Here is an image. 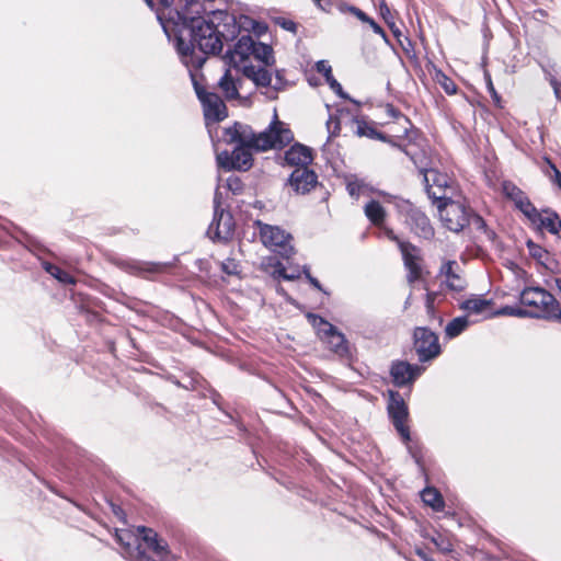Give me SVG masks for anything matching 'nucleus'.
Segmentation results:
<instances>
[{"mask_svg": "<svg viewBox=\"0 0 561 561\" xmlns=\"http://www.w3.org/2000/svg\"><path fill=\"white\" fill-rule=\"evenodd\" d=\"M420 374L421 369L417 366H412L407 362H397L391 366V376L399 387L412 382Z\"/></svg>", "mask_w": 561, "mask_h": 561, "instance_id": "a211bd4d", "label": "nucleus"}, {"mask_svg": "<svg viewBox=\"0 0 561 561\" xmlns=\"http://www.w3.org/2000/svg\"><path fill=\"white\" fill-rule=\"evenodd\" d=\"M550 167L553 171V176L551 178V180L559 185V182H561V172L556 168L554 164H550Z\"/></svg>", "mask_w": 561, "mask_h": 561, "instance_id": "8fccbe9b", "label": "nucleus"}, {"mask_svg": "<svg viewBox=\"0 0 561 561\" xmlns=\"http://www.w3.org/2000/svg\"><path fill=\"white\" fill-rule=\"evenodd\" d=\"M554 93L559 100H561V81L553 84Z\"/></svg>", "mask_w": 561, "mask_h": 561, "instance_id": "5fc2aeb1", "label": "nucleus"}, {"mask_svg": "<svg viewBox=\"0 0 561 561\" xmlns=\"http://www.w3.org/2000/svg\"><path fill=\"white\" fill-rule=\"evenodd\" d=\"M380 12H381V15L383 16V19L386 21H388V15L390 14V10L385 2H381V4H380Z\"/></svg>", "mask_w": 561, "mask_h": 561, "instance_id": "864d4df0", "label": "nucleus"}, {"mask_svg": "<svg viewBox=\"0 0 561 561\" xmlns=\"http://www.w3.org/2000/svg\"><path fill=\"white\" fill-rule=\"evenodd\" d=\"M439 218L454 232L462 230L470 221V210L460 201L444 199L438 203Z\"/></svg>", "mask_w": 561, "mask_h": 561, "instance_id": "20e7f679", "label": "nucleus"}, {"mask_svg": "<svg viewBox=\"0 0 561 561\" xmlns=\"http://www.w3.org/2000/svg\"><path fill=\"white\" fill-rule=\"evenodd\" d=\"M253 48L254 39L249 35L242 36L234 45L233 50H229L226 54L225 59L232 67L239 68L252 56Z\"/></svg>", "mask_w": 561, "mask_h": 561, "instance_id": "2eb2a0df", "label": "nucleus"}, {"mask_svg": "<svg viewBox=\"0 0 561 561\" xmlns=\"http://www.w3.org/2000/svg\"><path fill=\"white\" fill-rule=\"evenodd\" d=\"M276 23L278 25H280L286 31L294 32V33L296 32V23L290 20H287L285 18H278L276 20Z\"/></svg>", "mask_w": 561, "mask_h": 561, "instance_id": "a19ab883", "label": "nucleus"}, {"mask_svg": "<svg viewBox=\"0 0 561 561\" xmlns=\"http://www.w3.org/2000/svg\"><path fill=\"white\" fill-rule=\"evenodd\" d=\"M388 411L392 419L393 425L400 433L404 442L410 439L409 428L405 426L408 417V408L399 393L391 391L388 403Z\"/></svg>", "mask_w": 561, "mask_h": 561, "instance_id": "f8f14e48", "label": "nucleus"}, {"mask_svg": "<svg viewBox=\"0 0 561 561\" xmlns=\"http://www.w3.org/2000/svg\"><path fill=\"white\" fill-rule=\"evenodd\" d=\"M284 160L289 165L307 168V165L312 161V153L308 147L296 144L285 152Z\"/></svg>", "mask_w": 561, "mask_h": 561, "instance_id": "412c9836", "label": "nucleus"}, {"mask_svg": "<svg viewBox=\"0 0 561 561\" xmlns=\"http://www.w3.org/2000/svg\"><path fill=\"white\" fill-rule=\"evenodd\" d=\"M548 286L551 288V289H554L557 288L559 290V293L561 294V278L559 277H553L551 278L550 280L547 282Z\"/></svg>", "mask_w": 561, "mask_h": 561, "instance_id": "49530a36", "label": "nucleus"}, {"mask_svg": "<svg viewBox=\"0 0 561 561\" xmlns=\"http://www.w3.org/2000/svg\"><path fill=\"white\" fill-rule=\"evenodd\" d=\"M218 85L227 100L238 99L241 81L236 80L230 70H226L225 75L219 80Z\"/></svg>", "mask_w": 561, "mask_h": 561, "instance_id": "4be33fe9", "label": "nucleus"}, {"mask_svg": "<svg viewBox=\"0 0 561 561\" xmlns=\"http://www.w3.org/2000/svg\"><path fill=\"white\" fill-rule=\"evenodd\" d=\"M527 248L531 257L536 259L539 264L543 267L551 270V265L553 261L550 257V254L540 245L534 243L533 241L527 242Z\"/></svg>", "mask_w": 561, "mask_h": 561, "instance_id": "bb28decb", "label": "nucleus"}, {"mask_svg": "<svg viewBox=\"0 0 561 561\" xmlns=\"http://www.w3.org/2000/svg\"><path fill=\"white\" fill-rule=\"evenodd\" d=\"M259 226L260 238L262 243L271 250L278 252L285 257L293 254V247L290 245V234L277 226L255 222Z\"/></svg>", "mask_w": 561, "mask_h": 561, "instance_id": "39448f33", "label": "nucleus"}, {"mask_svg": "<svg viewBox=\"0 0 561 561\" xmlns=\"http://www.w3.org/2000/svg\"><path fill=\"white\" fill-rule=\"evenodd\" d=\"M515 206L531 221L539 218V211L530 203L528 197L525 195L515 204Z\"/></svg>", "mask_w": 561, "mask_h": 561, "instance_id": "2f4dec72", "label": "nucleus"}, {"mask_svg": "<svg viewBox=\"0 0 561 561\" xmlns=\"http://www.w3.org/2000/svg\"><path fill=\"white\" fill-rule=\"evenodd\" d=\"M352 12L363 22L368 23L370 18L359 9L353 8Z\"/></svg>", "mask_w": 561, "mask_h": 561, "instance_id": "de8ad7c7", "label": "nucleus"}, {"mask_svg": "<svg viewBox=\"0 0 561 561\" xmlns=\"http://www.w3.org/2000/svg\"><path fill=\"white\" fill-rule=\"evenodd\" d=\"M488 88H489V91H490V93L492 95L493 101L497 103L500 101V96L496 93V91H495L491 80H489V82H488Z\"/></svg>", "mask_w": 561, "mask_h": 561, "instance_id": "3c124183", "label": "nucleus"}, {"mask_svg": "<svg viewBox=\"0 0 561 561\" xmlns=\"http://www.w3.org/2000/svg\"><path fill=\"white\" fill-rule=\"evenodd\" d=\"M439 277L450 290L460 291L466 288V278L456 261L445 262L440 267Z\"/></svg>", "mask_w": 561, "mask_h": 561, "instance_id": "ddd939ff", "label": "nucleus"}, {"mask_svg": "<svg viewBox=\"0 0 561 561\" xmlns=\"http://www.w3.org/2000/svg\"><path fill=\"white\" fill-rule=\"evenodd\" d=\"M520 302L529 310L504 308L501 313L510 316H530L561 322V307L556 298L540 287H528L520 294Z\"/></svg>", "mask_w": 561, "mask_h": 561, "instance_id": "7ed1b4c3", "label": "nucleus"}, {"mask_svg": "<svg viewBox=\"0 0 561 561\" xmlns=\"http://www.w3.org/2000/svg\"><path fill=\"white\" fill-rule=\"evenodd\" d=\"M313 327L317 329L319 336L328 344L329 348L339 356H345L348 353V346L344 335L335 330V328L318 316L310 314Z\"/></svg>", "mask_w": 561, "mask_h": 561, "instance_id": "423d86ee", "label": "nucleus"}, {"mask_svg": "<svg viewBox=\"0 0 561 561\" xmlns=\"http://www.w3.org/2000/svg\"><path fill=\"white\" fill-rule=\"evenodd\" d=\"M137 533L139 534V539L146 543L149 550H151L161 561H167L169 554L168 545L158 539L157 533L146 527H138Z\"/></svg>", "mask_w": 561, "mask_h": 561, "instance_id": "f3484780", "label": "nucleus"}, {"mask_svg": "<svg viewBox=\"0 0 561 561\" xmlns=\"http://www.w3.org/2000/svg\"><path fill=\"white\" fill-rule=\"evenodd\" d=\"M252 148L254 149L253 146L239 145L231 153L228 151L219 152L217 153V163L226 170L247 171L252 167Z\"/></svg>", "mask_w": 561, "mask_h": 561, "instance_id": "1a4fd4ad", "label": "nucleus"}, {"mask_svg": "<svg viewBox=\"0 0 561 561\" xmlns=\"http://www.w3.org/2000/svg\"><path fill=\"white\" fill-rule=\"evenodd\" d=\"M364 211L373 225L378 227L382 226L386 218V210L379 202L370 201L366 204Z\"/></svg>", "mask_w": 561, "mask_h": 561, "instance_id": "b1692460", "label": "nucleus"}, {"mask_svg": "<svg viewBox=\"0 0 561 561\" xmlns=\"http://www.w3.org/2000/svg\"><path fill=\"white\" fill-rule=\"evenodd\" d=\"M194 87L196 94L203 104L206 119H213L216 122L222 121L227 116L224 101L217 94L206 92L197 84L196 81H194Z\"/></svg>", "mask_w": 561, "mask_h": 561, "instance_id": "9b49d317", "label": "nucleus"}, {"mask_svg": "<svg viewBox=\"0 0 561 561\" xmlns=\"http://www.w3.org/2000/svg\"><path fill=\"white\" fill-rule=\"evenodd\" d=\"M116 540L124 547L127 554L138 559H146L139 542V534L131 530L122 529L116 531Z\"/></svg>", "mask_w": 561, "mask_h": 561, "instance_id": "aec40b11", "label": "nucleus"}, {"mask_svg": "<svg viewBox=\"0 0 561 561\" xmlns=\"http://www.w3.org/2000/svg\"><path fill=\"white\" fill-rule=\"evenodd\" d=\"M161 268H162V266H161V265H159V264L145 263V264L140 267V271L150 272V273H156V272H159Z\"/></svg>", "mask_w": 561, "mask_h": 561, "instance_id": "c03bdc74", "label": "nucleus"}, {"mask_svg": "<svg viewBox=\"0 0 561 561\" xmlns=\"http://www.w3.org/2000/svg\"><path fill=\"white\" fill-rule=\"evenodd\" d=\"M436 81L439 83V85L444 89V91L451 95L455 94L457 91L456 83L449 79L446 75H444L442 71L436 72Z\"/></svg>", "mask_w": 561, "mask_h": 561, "instance_id": "c9c22d12", "label": "nucleus"}, {"mask_svg": "<svg viewBox=\"0 0 561 561\" xmlns=\"http://www.w3.org/2000/svg\"><path fill=\"white\" fill-rule=\"evenodd\" d=\"M304 272H305V274H306V277L309 279L310 284H311L314 288H317V289H319V290H322V287H321L320 283L318 282V279H317V278H314V277H312V276L310 275V273H309V271H308L307 268H305V270H304Z\"/></svg>", "mask_w": 561, "mask_h": 561, "instance_id": "09e8293b", "label": "nucleus"}, {"mask_svg": "<svg viewBox=\"0 0 561 561\" xmlns=\"http://www.w3.org/2000/svg\"><path fill=\"white\" fill-rule=\"evenodd\" d=\"M503 193L507 198L513 201L514 204L525 196V193L511 182L503 183Z\"/></svg>", "mask_w": 561, "mask_h": 561, "instance_id": "e433bc0d", "label": "nucleus"}, {"mask_svg": "<svg viewBox=\"0 0 561 561\" xmlns=\"http://www.w3.org/2000/svg\"><path fill=\"white\" fill-rule=\"evenodd\" d=\"M436 293H427L426 296V309L428 313H432L434 311V301L436 298Z\"/></svg>", "mask_w": 561, "mask_h": 561, "instance_id": "37998d69", "label": "nucleus"}, {"mask_svg": "<svg viewBox=\"0 0 561 561\" xmlns=\"http://www.w3.org/2000/svg\"><path fill=\"white\" fill-rule=\"evenodd\" d=\"M461 308L469 314H481L490 310L491 301L481 297H473L463 301Z\"/></svg>", "mask_w": 561, "mask_h": 561, "instance_id": "a878e982", "label": "nucleus"}, {"mask_svg": "<svg viewBox=\"0 0 561 561\" xmlns=\"http://www.w3.org/2000/svg\"><path fill=\"white\" fill-rule=\"evenodd\" d=\"M272 48L271 46L263 44V43H255L254 42V48L252 51V55L260 61L264 62L265 65H268L271 60L273 59L272 55Z\"/></svg>", "mask_w": 561, "mask_h": 561, "instance_id": "473e14b6", "label": "nucleus"}, {"mask_svg": "<svg viewBox=\"0 0 561 561\" xmlns=\"http://www.w3.org/2000/svg\"><path fill=\"white\" fill-rule=\"evenodd\" d=\"M220 267L224 273L230 276L239 275L241 272L239 261L236 257H227L221 261Z\"/></svg>", "mask_w": 561, "mask_h": 561, "instance_id": "f704fd0d", "label": "nucleus"}, {"mask_svg": "<svg viewBox=\"0 0 561 561\" xmlns=\"http://www.w3.org/2000/svg\"><path fill=\"white\" fill-rule=\"evenodd\" d=\"M45 270L62 284H75L76 283V279L73 278V276H71L68 272L61 270L60 267H58L56 265L46 264Z\"/></svg>", "mask_w": 561, "mask_h": 561, "instance_id": "72a5a7b5", "label": "nucleus"}, {"mask_svg": "<svg viewBox=\"0 0 561 561\" xmlns=\"http://www.w3.org/2000/svg\"><path fill=\"white\" fill-rule=\"evenodd\" d=\"M469 224H472L477 229H484L485 222L479 215H471L470 214V221Z\"/></svg>", "mask_w": 561, "mask_h": 561, "instance_id": "79ce46f5", "label": "nucleus"}, {"mask_svg": "<svg viewBox=\"0 0 561 561\" xmlns=\"http://www.w3.org/2000/svg\"><path fill=\"white\" fill-rule=\"evenodd\" d=\"M227 186L230 191H232L234 194H237L241 191L242 183L237 176H230L227 180Z\"/></svg>", "mask_w": 561, "mask_h": 561, "instance_id": "ea45409f", "label": "nucleus"}, {"mask_svg": "<svg viewBox=\"0 0 561 561\" xmlns=\"http://www.w3.org/2000/svg\"><path fill=\"white\" fill-rule=\"evenodd\" d=\"M316 67H317V71L319 73H322L324 76V78H328V77L332 76V68L328 64V61L320 60V61L317 62Z\"/></svg>", "mask_w": 561, "mask_h": 561, "instance_id": "58836bf2", "label": "nucleus"}, {"mask_svg": "<svg viewBox=\"0 0 561 561\" xmlns=\"http://www.w3.org/2000/svg\"><path fill=\"white\" fill-rule=\"evenodd\" d=\"M385 233L389 239L397 241L399 244L404 265L409 271L408 282L413 283L420 279L422 276V259L420 250L411 243L398 240L391 229H385Z\"/></svg>", "mask_w": 561, "mask_h": 561, "instance_id": "0eeeda50", "label": "nucleus"}, {"mask_svg": "<svg viewBox=\"0 0 561 561\" xmlns=\"http://www.w3.org/2000/svg\"><path fill=\"white\" fill-rule=\"evenodd\" d=\"M216 208H215V217L209 226L207 233L210 238H216L218 240H228L233 231V221L232 217L229 213H225L224 210H218L217 198L215 199Z\"/></svg>", "mask_w": 561, "mask_h": 561, "instance_id": "4468645a", "label": "nucleus"}, {"mask_svg": "<svg viewBox=\"0 0 561 561\" xmlns=\"http://www.w3.org/2000/svg\"><path fill=\"white\" fill-rule=\"evenodd\" d=\"M180 1L184 3L185 8H188V7L193 5L196 0H180Z\"/></svg>", "mask_w": 561, "mask_h": 561, "instance_id": "6e6d98bb", "label": "nucleus"}, {"mask_svg": "<svg viewBox=\"0 0 561 561\" xmlns=\"http://www.w3.org/2000/svg\"><path fill=\"white\" fill-rule=\"evenodd\" d=\"M414 345L421 360L432 359L440 353L437 335L425 328L415 329Z\"/></svg>", "mask_w": 561, "mask_h": 561, "instance_id": "9d476101", "label": "nucleus"}, {"mask_svg": "<svg viewBox=\"0 0 561 561\" xmlns=\"http://www.w3.org/2000/svg\"><path fill=\"white\" fill-rule=\"evenodd\" d=\"M325 81L337 95H340L341 98H346V95L343 92L342 85L334 79L333 76L325 78Z\"/></svg>", "mask_w": 561, "mask_h": 561, "instance_id": "4c0bfd02", "label": "nucleus"}, {"mask_svg": "<svg viewBox=\"0 0 561 561\" xmlns=\"http://www.w3.org/2000/svg\"><path fill=\"white\" fill-rule=\"evenodd\" d=\"M314 1H316L317 3H319V2H320V0H314Z\"/></svg>", "mask_w": 561, "mask_h": 561, "instance_id": "13d9d810", "label": "nucleus"}, {"mask_svg": "<svg viewBox=\"0 0 561 561\" xmlns=\"http://www.w3.org/2000/svg\"><path fill=\"white\" fill-rule=\"evenodd\" d=\"M347 192L352 197L358 198L360 195H368L373 190L364 180L350 178L346 185Z\"/></svg>", "mask_w": 561, "mask_h": 561, "instance_id": "c85d7f7f", "label": "nucleus"}, {"mask_svg": "<svg viewBox=\"0 0 561 561\" xmlns=\"http://www.w3.org/2000/svg\"><path fill=\"white\" fill-rule=\"evenodd\" d=\"M179 16L190 30V44H185L180 37L179 51L183 55L184 62L195 68H201L206 55H215L222 49L220 33L215 25L202 16L188 18L185 12H179Z\"/></svg>", "mask_w": 561, "mask_h": 561, "instance_id": "f257e3e1", "label": "nucleus"}, {"mask_svg": "<svg viewBox=\"0 0 561 561\" xmlns=\"http://www.w3.org/2000/svg\"><path fill=\"white\" fill-rule=\"evenodd\" d=\"M559 187L561 188V181L559 182Z\"/></svg>", "mask_w": 561, "mask_h": 561, "instance_id": "4d7b16f0", "label": "nucleus"}, {"mask_svg": "<svg viewBox=\"0 0 561 561\" xmlns=\"http://www.w3.org/2000/svg\"><path fill=\"white\" fill-rule=\"evenodd\" d=\"M368 24L376 34L382 36L383 38L386 37L385 31L373 19L368 21Z\"/></svg>", "mask_w": 561, "mask_h": 561, "instance_id": "a18cd8bd", "label": "nucleus"}, {"mask_svg": "<svg viewBox=\"0 0 561 561\" xmlns=\"http://www.w3.org/2000/svg\"><path fill=\"white\" fill-rule=\"evenodd\" d=\"M267 263H265V261L262 263V266L263 268L266 271V272H270L273 276L275 277H283L284 279H294L295 278V275L293 274H287L285 272V268L283 267V265L276 260V257H268L266 260Z\"/></svg>", "mask_w": 561, "mask_h": 561, "instance_id": "c756f323", "label": "nucleus"}, {"mask_svg": "<svg viewBox=\"0 0 561 561\" xmlns=\"http://www.w3.org/2000/svg\"><path fill=\"white\" fill-rule=\"evenodd\" d=\"M533 224L539 225L541 228L547 229L551 233H558L561 230V220L558 215L550 211L539 213L537 220H531Z\"/></svg>", "mask_w": 561, "mask_h": 561, "instance_id": "393cba45", "label": "nucleus"}, {"mask_svg": "<svg viewBox=\"0 0 561 561\" xmlns=\"http://www.w3.org/2000/svg\"><path fill=\"white\" fill-rule=\"evenodd\" d=\"M425 188L428 196L439 203L444 199H448L453 192L451 180L445 174L440 173L436 169H428L423 172Z\"/></svg>", "mask_w": 561, "mask_h": 561, "instance_id": "6e6552de", "label": "nucleus"}, {"mask_svg": "<svg viewBox=\"0 0 561 561\" xmlns=\"http://www.w3.org/2000/svg\"><path fill=\"white\" fill-rule=\"evenodd\" d=\"M146 3L152 8L153 7V0H145ZM173 0H159V2L164 7V8H169L171 5Z\"/></svg>", "mask_w": 561, "mask_h": 561, "instance_id": "603ef678", "label": "nucleus"}, {"mask_svg": "<svg viewBox=\"0 0 561 561\" xmlns=\"http://www.w3.org/2000/svg\"><path fill=\"white\" fill-rule=\"evenodd\" d=\"M468 327V320L466 317H458L451 320L446 327V335L448 337L458 336Z\"/></svg>", "mask_w": 561, "mask_h": 561, "instance_id": "7c9ffc66", "label": "nucleus"}, {"mask_svg": "<svg viewBox=\"0 0 561 561\" xmlns=\"http://www.w3.org/2000/svg\"><path fill=\"white\" fill-rule=\"evenodd\" d=\"M423 502L435 511L444 508V501L440 493L434 488H426L421 493Z\"/></svg>", "mask_w": 561, "mask_h": 561, "instance_id": "cd10ccee", "label": "nucleus"}, {"mask_svg": "<svg viewBox=\"0 0 561 561\" xmlns=\"http://www.w3.org/2000/svg\"><path fill=\"white\" fill-rule=\"evenodd\" d=\"M291 130L285 123L278 121L277 113L274 111V119L268 128L262 133L253 134L247 126L236 123L233 126L225 128L222 140L228 144L253 146L254 149L266 151L275 148H283L293 140Z\"/></svg>", "mask_w": 561, "mask_h": 561, "instance_id": "f03ea898", "label": "nucleus"}, {"mask_svg": "<svg viewBox=\"0 0 561 561\" xmlns=\"http://www.w3.org/2000/svg\"><path fill=\"white\" fill-rule=\"evenodd\" d=\"M290 186L299 194L310 192L317 184V175L307 168H297L290 175Z\"/></svg>", "mask_w": 561, "mask_h": 561, "instance_id": "dca6fc26", "label": "nucleus"}, {"mask_svg": "<svg viewBox=\"0 0 561 561\" xmlns=\"http://www.w3.org/2000/svg\"><path fill=\"white\" fill-rule=\"evenodd\" d=\"M244 76L251 79L256 85L267 87L271 84L272 76L270 71L263 67L255 68L253 66L243 67Z\"/></svg>", "mask_w": 561, "mask_h": 561, "instance_id": "5701e85b", "label": "nucleus"}, {"mask_svg": "<svg viewBox=\"0 0 561 561\" xmlns=\"http://www.w3.org/2000/svg\"><path fill=\"white\" fill-rule=\"evenodd\" d=\"M407 224L410 226L411 230L420 237L427 239L433 236V228L430 224V219L419 209H411L408 213Z\"/></svg>", "mask_w": 561, "mask_h": 561, "instance_id": "6ab92c4d", "label": "nucleus"}]
</instances>
